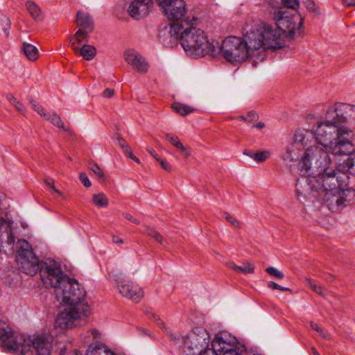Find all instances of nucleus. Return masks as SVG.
Masks as SVG:
<instances>
[{
	"instance_id": "f257e3e1",
	"label": "nucleus",
	"mask_w": 355,
	"mask_h": 355,
	"mask_svg": "<svg viewBox=\"0 0 355 355\" xmlns=\"http://www.w3.org/2000/svg\"><path fill=\"white\" fill-rule=\"evenodd\" d=\"M352 106L336 103L329 107L325 119L315 129H298L288 145L282 159L290 166L297 163L298 170L307 178L318 174L332 164V155H345L353 152L352 131L344 125L345 114Z\"/></svg>"
},
{
	"instance_id": "f03ea898",
	"label": "nucleus",
	"mask_w": 355,
	"mask_h": 355,
	"mask_svg": "<svg viewBox=\"0 0 355 355\" xmlns=\"http://www.w3.org/2000/svg\"><path fill=\"white\" fill-rule=\"evenodd\" d=\"M40 275L46 287L55 289L58 301L68 305L58 315L56 327L61 329L75 327L77 322L91 314L90 306L86 301V291L75 279L64 273L59 263L53 259L46 260L41 266Z\"/></svg>"
},
{
	"instance_id": "7ed1b4c3",
	"label": "nucleus",
	"mask_w": 355,
	"mask_h": 355,
	"mask_svg": "<svg viewBox=\"0 0 355 355\" xmlns=\"http://www.w3.org/2000/svg\"><path fill=\"white\" fill-rule=\"evenodd\" d=\"M343 163L338 164L335 167L333 164L326 166L321 172L309 178L297 180L296 182V196L297 198L307 194L315 196L330 189H336L345 184L348 178L346 173L355 175V151L350 153Z\"/></svg>"
},
{
	"instance_id": "20e7f679",
	"label": "nucleus",
	"mask_w": 355,
	"mask_h": 355,
	"mask_svg": "<svg viewBox=\"0 0 355 355\" xmlns=\"http://www.w3.org/2000/svg\"><path fill=\"white\" fill-rule=\"evenodd\" d=\"M168 35L173 42L180 41L184 52L189 57L198 58L206 55L215 56L218 53V43L209 40L204 31L190 25L188 21L172 24Z\"/></svg>"
},
{
	"instance_id": "39448f33",
	"label": "nucleus",
	"mask_w": 355,
	"mask_h": 355,
	"mask_svg": "<svg viewBox=\"0 0 355 355\" xmlns=\"http://www.w3.org/2000/svg\"><path fill=\"white\" fill-rule=\"evenodd\" d=\"M53 343V337L50 334L25 338L15 334L5 322L0 321V345L8 352H20V355H51Z\"/></svg>"
},
{
	"instance_id": "423d86ee",
	"label": "nucleus",
	"mask_w": 355,
	"mask_h": 355,
	"mask_svg": "<svg viewBox=\"0 0 355 355\" xmlns=\"http://www.w3.org/2000/svg\"><path fill=\"white\" fill-rule=\"evenodd\" d=\"M250 39V44L253 43L259 62L267 56V50H277L285 46V41L277 27L269 24H260L248 31Z\"/></svg>"
},
{
	"instance_id": "0eeeda50",
	"label": "nucleus",
	"mask_w": 355,
	"mask_h": 355,
	"mask_svg": "<svg viewBox=\"0 0 355 355\" xmlns=\"http://www.w3.org/2000/svg\"><path fill=\"white\" fill-rule=\"evenodd\" d=\"M250 39L248 31L243 34L242 37L236 36H230L226 37L218 46L223 57L227 62L234 64H241L248 60L252 62L254 67L259 62L253 43L250 44Z\"/></svg>"
},
{
	"instance_id": "6e6552de",
	"label": "nucleus",
	"mask_w": 355,
	"mask_h": 355,
	"mask_svg": "<svg viewBox=\"0 0 355 355\" xmlns=\"http://www.w3.org/2000/svg\"><path fill=\"white\" fill-rule=\"evenodd\" d=\"M267 5L270 9L269 12L272 15L277 29L282 31L286 37L293 40L295 35L300 33L303 23L302 17L280 7L279 2L276 0H268Z\"/></svg>"
},
{
	"instance_id": "1a4fd4ad",
	"label": "nucleus",
	"mask_w": 355,
	"mask_h": 355,
	"mask_svg": "<svg viewBox=\"0 0 355 355\" xmlns=\"http://www.w3.org/2000/svg\"><path fill=\"white\" fill-rule=\"evenodd\" d=\"M324 206L333 212H338L355 200V191L341 187L318 194Z\"/></svg>"
},
{
	"instance_id": "9d476101",
	"label": "nucleus",
	"mask_w": 355,
	"mask_h": 355,
	"mask_svg": "<svg viewBox=\"0 0 355 355\" xmlns=\"http://www.w3.org/2000/svg\"><path fill=\"white\" fill-rule=\"evenodd\" d=\"M211 346L217 355H242L246 352L245 347L227 331L218 333L212 340Z\"/></svg>"
},
{
	"instance_id": "9b49d317",
	"label": "nucleus",
	"mask_w": 355,
	"mask_h": 355,
	"mask_svg": "<svg viewBox=\"0 0 355 355\" xmlns=\"http://www.w3.org/2000/svg\"><path fill=\"white\" fill-rule=\"evenodd\" d=\"M209 334L205 328L195 329L188 336L183 338V353L184 355H200L208 349Z\"/></svg>"
},
{
	"instance_id": "f8f14e48",
	"label": "nucleus",
	"mask_w": 355,
	"mask_h": 355,
	"mask_svg": "<svg viewBox=\"0 0 355 355\" xmlns=\"http://www.w3.org/2000/svg\"><path fill=\"white\" fill-rule=\"evenodd\" d=\"M17 261L21 270L26 274L34 275L40 269L39 259L33 252L31 245L24 239L17 243Z\"/></svg>"
},
{
	"instance_id": "ddd939ff",
	"label": "nucleus",
	"mask_w": 355,
	"mask_h": 355,
	"mask_svg": "<svg viewBox=\"0 0 355 355\" xmlns=\"http://www.w3.org/2000/svg\"><path fill=\"white\" fill-rule=\"evenodd\" d=\"M76 23L80 29L71 39V45L73 50L78 49L83 39L87 37L94 29V21L92 16L86 11L79 10L76 14Z\"/></svg>"
},
{
	"instance_id": "4468645a",
	"label": "nucleus",
	"mask_w": 355,
	"mask_h": 355,
	"mask_svg": "<svg viewBox=\"0 0 355 355\" xmlns=\"http://www.w3.org/2000/svg\"><path fill=\"white\" fill-rule=\"evenodd\" d=\"M164 15L168 20H182L187 13V5L184 0H159Z\"/></svg>"
},
{
	"instance_id": "2eb2a0df",
	"label": "nucleus",
	"mask_w": 355,
	"mask_h": 355,
	"mask_svg": "<svg viewBox=\"0 0 355 355\" xmlns=\"http://www.w3.org/2000/svg\"><path fill=\"white\" fill-rule=\"evenodd\" d=\"M125 61L139 73H146L148 71L149 64L146 60L138 51L129 49L123 53Z\"/></svg>"
},
{
	"instance_id": "dca6fc26",
	"label": "nucleus",
	"mask_w": 355,
	"mask_h": 355,
	"mask_svg": "<svg viewBox=\"0 0 355 355\" xmlns=\"http://www.w3.org/2000/svg\"><path fill=\"white\" fill-rule=\"evenodd\" d=\"M117 288L119 293L124 297L135 302H138L144 296V292L141 288L134 285L129 281L123 280L118 282Z\"/></svg>"
},
{
	"instance_id": "f3484780",
	"label": "nucleus",
	"mask_w": 355,
	"mask_h": 355,
	"mask_svg": "<svg viewBox=\"0 0 355 355\" xmlns=\"http://www.w3.org/2000/svg\"><path fill=\"white\" fill-rule=\"evenodd\" d=\"M29 103L31 105L33 109L37 112L44 119L50 121L51 124L56 126L58 128L62 129L63 130L70 132L71 130L65 127L64 122L61 119L60 116L55 112L46 113L43 107L37 103L32 98H30Z\"/></svg>"
},
{
	"instance_id": "a211bd4d",
	"label": "nucleus",
	"mask_w": 355,
	"mask_h": 355,
	"mask_svg": "<svg viewBox=\"0 0 355 355\" xmlns=\"http://www.w3.org/2000/svg\"><path fill=\"white\" fill-rule=\"evenodd\" d=\"M152 6V0H134L129 6L128 13L133 19H139L148 15Z\"/></svg>"
},
{
	"instance_id": "6ab92c4d",
	"label": "nucleus",
	"mask_w": 355,
	"mask_h": 355,
	"mask_svg": "<svg viewBox=\"0 0 355 355\" xmlns=\"http://www.w3.org/2000/svg\"><path fill=\"white\" fill-rule=\"evenodd\" d=\"M86 355H115V354L102 343L96 341L89 345Z\"/></svg>"
},
{
	"instance_id": "aec40b11",
	"label": "nucleus",
	"mask_w": 355,
	"mask_h": 355,
	"mask_svg": "<svg viewBox=\"0 0 355 355\" xmlns=\"http://www.w3.org/2000/svg\"><path fill=\"white\" fill-rule=\"evenodd\" d=\"M22 49L24 55L30 61H35L37 59L39 51L34 45L24 42L22 44Z\"/></svg>"
},
{
	"instance_id": "412c9836",
	"label": "nucleus",
	"mask_w": 355,
	"mask_h": 355,
	"mask_svg": "<svg viewBox=\"0 0 355 355\" xmlns=\"http://www.w3.org/2000/svg\"><path fill=\"white\" fill-rule=\"evenodd\" d=\"M79 45L80 44H78V49L74 50L76 53L78 51L80 54L87 60H91L95 57L96 54V50L94 46L85 44L79 49Z\"/></svg>"
},
{
	"instance_id": "4be33fe9",
	"label": "nucleus",
	"mask_w": 355,
	"mask_h": 355,
	"mask_svg": "<svg viewBox=\"0 0 355 355\" xmlns=\"http://www.w3.org/2000/svg\"><path fill=\"white\" fill-rule=\"evenodd\" d=\"M172 108L175 112L182 116L189 114L195 110L193 107L179 102L173 103Z\"/></svg>"
},
{
	"instance_id": "5701e85b",
	"label": "nucleus",
	"mask_w": 355,
	"mask_h": 355,
	"mask_svg": "<svg viewBox=\"0 0 355 355\" xmlns=\"http://www.w3.org/2000/svg\"><path fill=\"white\" fill-rule=\"evenodd\" d=\"M101 334L96 329H92L83 334L80 336L81 340L84 344H87L90 342H93L100 338Z\"/></svg>"
},
{
	"instance_id": "b1692460",
	"label": "nucleus",
	"mask_w": 355,
	"mask_h": 355,
	"mask_svg": "<svg viewBox=\"0 0 355 355\" xmlns=\"http://www.w3.org/2000/svg\"><path fill=\"white\" fill-rule=\"evenodd\" d=\"M27 10L31 17L35 20H41L42 19V12L40 7L33 1H28L26 3Z\"/></svg>"
},
{
	"instance_id": "393cba45",
	"label": "nucleus",
	"mask_w": 355,
	"mask_h": 355,
	"mask_svg": "<svg viewBox=\"0 0 355 355\" xmlns=\"http://www.w3.org/2000/svg\"><path fill=\"white\" fill-rule=\"evenodd\" d=\"M6 97L10 104L15 107L18 112H19L22 114H26V109L24 105L16 97H15L13 94H7Z\"/></svg>"
},
{
	"instance_id": "a878e982",
	"label": "nucleus",
	"mask_w": 355,
	"mask_h": 355,
	"mask_svg": "<svg viewBox=\"0 0 355 355\" xmlns=\"http://www.w3.org/2000/svg\"><path fill=\"white\" fill-rule=\"evenodd\" d=\"M92 202L95 205L99 207H106L109 203L108 198L103 193L93 195Z\"/></svg>"
},
{
	"instance_id": "bb28decb",
	"label": "nucleus",
	"mask_w": 355,
	"mask_h": 355,
	"mask_svg": "<svg viewBox=\"0 0 355 355\" xmlns=\"http://www.w3.org/2000/svg\"><path fill=\"white\" fill-rule=\"evenodd\" d=\"M306 286H309L313 291L322 297H325V292L321 286L317 285L311 279H307L306 280Z\"/></svg>"
},
{
	"instance_id": "cd10ccee",
	"label": "nucleus",
	"mask_w": 355,
	"mask_h": 355,
	"mask_svg": "<svg viewBox=\"0 0 355 355\" xmlns=\"http://www.w3.org/2000/svg\"><path fill=\"white\" fill-rule=\"evenodd\" d=\"M306 286H309L313 291L322 297H325V292L321 286L317 285L311 279H307L306 280Z\"/></svg>"
},
{
	"instance_id": "c85d7f7f",
	"label": "nucleus",
	"mask_w": 355,
	"mask_h": 355,
	"mask_svg": "<svg viewBox=\"0 0 355 355\" xmlns=\"http://www.w3.org/2000/svg\"><path fill=\"white\" fill-rule=\"evenodd\" d=\"M270 155V153L268 150L259 151L254 154L253 159L257 162H263Z\"/></svg>"
},
{
	"instance_id": "c756f323",
	"label": "nucleus",
	"mask_w": 355,
	"mask_h": 355,
	"mask_svg": "<svg viewBox=\"0 0 355 355\" xmlns=\"http://www.w3.org/2000/svg\"><path fill=\"white\" fill-rule=\"evenodd\" d=\"M254 272V265L251 263H245L243 266H239L238 273L252 274Z\"/></svg>"
},
{
	"instance_id": "7c9ffc66",
	"label": "nucleus",
	"mask_w": 355,
	"mask_h": 355,
	"mask_svg": "<svg viewBox=\"0 0 355 355\" xmlns=\"http://www.w3.org/2000/svg\"><path fill=\"white\" fill-rule=\"evenodd\" d=\"M148 234L154 238L158 243L162 244L164 243L163 236L154 228L148 227L146 228Z\"/></svg>"
},
{
	"instance_id": "2f4dec72",
	"label": "nucleus",
	"mask_w": 355,
	"mask_h": 355,
	"mask_svg": "<svg viewBox=\"0 0 355 355\" xmlns=\"http://www.w3.org/2000/svg\"><path fill=\"white\" fill-rule=\"evenodd\" d=\"M223 218L228 221L233 227L239 229L241 227L240 222L233 216L230 215L227 212L223 213Z\"/></svg>"
},
{
	"instance_id": "473e14b6",
	"label": "nucleus",
	"mask_w": 355,
	"mask_h": 355,
	"mask_svg": "<svg viewBox=\"0 0 355 355\" xmlns=\"http://www.w3.org/2000/svg\"><path fill=\"white\" fill-rule=\"evenodd\" d=\"M266 271L268 275H270V276H272L276 279H282L284 278L283 273L275 267H272V266L268 267L266 269Z\"/></svg>"
},
{
	"instance_id": "72a5a7b5",
	"label": "nucleus",
	"mask_w": 355,
	"mask_h": 355,
	"mask_svg": "<svg viewBox=\"0 0 355 355\" xmlns=\"http://www.w3.org/2000/svg\"><path fill=\"white\" fill-rule=\"evenodd\" d=\"M1 26H3V31L5 33V35L6 37H8L9 35V30L10 28V26H11V21H10V19L7 17H3L1 19Z\"/></svg>"
},
{
	"instance_id": "f704fd0d",
	"label": "nucleus",
	"mask_w": 355,
	"mask_h": 355,
	"mask_svg": "<svg viewBox=\"0 0 355 355\" xmlns=\"http://www.w3.org/2000/svg\"><path fill=\"white\" fill-rule=\"evenodd\" d=\"M284 6L288 8L297 10L300 7V0H282Z\"/></svg>"
},
{
	"instance_id": "c9c22d12",
	"label": "nucleus",
	"mask_w": 355,
	"mask_h": 355,
	"mask_svg": "<svg viewBox=\"0 0 355 355\" xmlns=\"http://www.w3.org/2000/svg\"><path fill=\"white\" fill-rule=\"evenodd\" d=\"M91 171L94 172L100 179L104 180L105 179V174L103 170L96 164H92L89 166Z\"/></svg>"
},
{
	"instance_id": "e433bc0d",
	"label": "nucleus",
	"mask_w": 355,
	"mask_h": 355,
	"mask_svg": "<svg viewBox=\"0 0 355 355\" xmlns=\"http://www.w3.org/2000/svg\"><path fill=\"white\" fill-rule=\"evenodd\" d=\"M257 115L255 112H250L248 113L247 116L241 115L238 116V119L240 121H245L250 123L257 119Z\"/></svg>"
},
{
	"instance_id": "4c0bfd02",
	"label": "nucleus",
	"mask_w": 355,
	"mask_h": 355,
	"mask_svg": "<svg viewBox=\"0 0 355 355\" xmlns=\"http://www.w3.org/2000/svg\"><path fill=\"white\" fill-rule=\"evenodd\" d=\"M45 184L50 189H52L56 193H58L62 198H64L63 193L54 187V181L52 179H46L44 181Z\"/></svg>"
},
{
	"instance_id": "58836bf2",
	"label": "nucleus",
	"mask_w": 355,
	"mask_h": 355,
	"mask_svg": "<svg viewBox=\"0 0 355 355\" xmlns=\"http://www.w3.org/2000/svg\"><path fill=\"white\" fill-rule=\"evenodd\" d=\"M304 3L305 4L306 8L313 12L318 13L316 5L313 0H304Z\"/></svg>"
},
{
	"instance_id": "ea45409f",
	"label": "nucleus",
	"mask_w": 355,
	"mask_h": 355,
	"mask_svg": "<svg viewBox=\"0 0 355 355\" xmlns=\"http://www.w3.org/2000/svg\"><path fill=\"white\" fill-rule=\"evenodd\" d=\"M79 180L85 185V187H86L87 188L91 187V185H92L91 182L89 181L86 173H80L79 175Z\"/></svg>"
},
{
	"instance_id": "a19ab883",
	"label": "nucleus",
	"mask_w": 355,
	"mask_h": 355,
	"mask_svg": "<svg viewBox=\"0 0 355 355\" xmlns=\"http://www.w3.org/2000/svg\"><path fill=\"white\" fill-rule=\"evenodd\" d=\"M311 327L313 330L316 331L321 337L323 338H327V335L324 333L322 329L318 324L311 322Z\"/></svg>"
},
{
	"instance_id": "79ce46f5",
	"label": "nucleus",
	"mask_w": 355,
	"mask_h": 355,
	"mask_svg": "<svg viewBox=\"0 0 355 355\" xmlns=\"http://www.w3.org/2000/svg\"><path fill=\"white\" fill-rule=\"evenodd\" d=\"M268 286L272 289H278L282 291H290L291 290L288 288L283 287L279 286V284H276L273 282H270L268 284Z\"/></svg>"
},
{
	"instance_id": "37998d69",
	"label": "nucleus",
	"mask_w": 355,
	"mask_h": 355,
	"mask_svg": "<svg viewBox=\"0 0 355 355\" xmlns=\"http://www.w3.org/2000/svg\"><path fill=\"white\" fill-rule=\"evenodd\" d=\"M166 139L171 142L175 147L178 145V143L180 141L179 138L176 136H173L167 134L166 135Z\"/></svg>"
},
{
	"instance_id": "c03bdc74",
	"label": "nucleus",
	"mask_w": 355,
	"mask_h": 355,
	"mask_svg": "<svg viewBox=\"0 0 355 355\" xmlns=\"http://www.w3.org/2000/svg\"><path fill=\"white\" fill-rule=\"evenodd\" d=\"M178 150L182 151L184 153V157L187 158L188 157L190 156V151H189L181 143V141H180L179 143H178V145L175 146Z\"/></svg>"
},
{
	"instance_id": "a18cd8bd",
	"label": "nucleus",
	"mask_w": 355,
	"mask_h": 355,
	"mask_svg": "<svg viewBox=\"0 0 355 355\" xmlns=\"http://www.w3.org/2000/svg\"><path fill=\"white\" fill-rule=\"evenodd\" d=\"M114 94L113 89L107 88L103 91V96L105 98H111Z\"/></svg>"
},
{
	"instance_id": "49530a36",
	"label": "nucleus",
	"mask_w": 355,
	"mask_h": 355,
	"mask_svg": "<svg viewBox=\"0 0 355 355\" xmlns=\"http://www.w3.org/2000/svg\"><path fill=\"white\" fill-rule=\"evenodd\" d=\"M161 166L166 171H170L171 170V168L170 165L168 164V162L165 160L161 159L159 158V161H157Z\"/></svg>"
},
{
	"instance_id": "de8ad7c7",
	"label": "nucleus",
	"mask_w": 355,
	"mask_h": 355,
	"mask_svg": "<svg viewBox=\"0 0 355 355\" xmlns=\"http://www.w3.org/2000/svg\"><path fill=\"white\" fill-rule=\"evenodd\" d=\"M118 143L120 147L123 149V150L129 147L127 142L122 138L118 139Z\"/></svg>"
},
{
	"instance_id": "09e8293b",
	"label": "nucleus",
	"mask_w": 355,
	"mask_h": 355,
	"mask_svg": "<svg viewBox=\"0 0 355 355\" xmlns=\"http://www.w3.org/2000/svg\"><path fill=\"white\" fill-rule=\"evenodd\" d=\"M146 150L150 154V155L153 157L157 161H159V157L153 148L147 147Z\"/></svg>"
},
{
	"instance_id": "8fccbe9b",
	"label": "nucleus",
	"mask_w": 355,
	"mask_h": 355,
	"mask_svg": "<svg viewBox=\"0 0 355 355\" xmlns=\"http://www.w3.org/2000/svg\"><path fill=\"white\" fill-rule=\"evenodd\" d=\"M200 355H217L211 348L205 349Z\"/></svg>"
},
{
	"instance_id": "3c124183",
	"label": "nucleus",
	"mask_w": 355,
	"mask_h": 355,
	"mask_svg": "<svg viewBox=\"0 0 355 355\" xmlns=\"http://www.w3.org/2000/svg\"><path fill=\"white\" fill-rule=\"evenodd\" d=\"M228 267L232 269V270L238 272L239 266L236 265L234 263L230 262L227 264Z\"/></svg>"
},
{
	"instance_id": "603ef678",
	"label": "nucleus",
	"mask_w": 355,
	"mask_h": 355,
	"mask_svg": "<svg viewBox=\"0 0 355 355\" xmlns=\"http://www.w3.org/2000/svg\"><path fill=\"white\" fill-rule=\"evenodd\" d=\"M123 216H124L125 218L132 221V223H138L137 220L135 218H134L132 216H131L130 214H123Z\"/></svg>"
},
{
	"instance_id": "864d4df0",
	"label": "nucleus",
	"mask_w": 355,
	"mask_h": 355,
	"mask_svg": "<svg viewBox=\"0 0 355 355\" xmlns=\"http://www.w3.org/2000/svg\"><path fill=\"white\" fill-rule=\"evenodd\" d=\"M124 153L129 157L131 159L132 157L134 156V155L132 154L130 147L127 148L126 149H125L123 150Z\"/></svg>"
},
{
	"instance_id": "5fc2aeb1",
	"label": "nucleus",
	"mask_w": 355,
	"mask_h": 355,
	"mask_svg": "<svg viewBox=\"0 0 355 355\" xmlns=\"http://www.w3.org/2000/svg\"><path fill=\"white\" fill-rule=\"evenodd\" d=\"M112 241H113V243H116V244L123 243V240L117 236H114L112 237Z\"/></svg>"
},
{
	"instance_id": "6e6d98bb",
	"label": "nucleus",
	"mask_w": 355,
	"mask_h": 355,
	"mask_svg": "<svg viewBox=\"0 0 355 355\" xmlns=\"http://www.w3.org/2000/svg\"><path fill=\"white\" fill-rule=\"evenodd\" d=\"M344 3L348 6H355V0H343Z\"/></svg>"
},
{
	"instance_id": "4d7b16f0",
	"label": "nucleus",
	"mask_w": 355,
	"mask_h": 355,
	"mask_svg": "<svg viewBox=\"0 0 355 355\" xmlns=\"http://www.w3.org/2000/svg\"><path fill=\"white\" fill-rule=\"evenodd\" d=\"M252 127L261 130L265 127V123L263 122L260 121L257 123L256 125H253Z\"/></svg>"
},
{
	"instance_id": "13d9d810",
	"label": "nucleus",
	"mask_w": 355,
	"mask_h": 355,
	"mask_svg": "<svg viewBox=\"0 0 355 355\" xmlns=\"http://www.w3.org/2000/svg\"><path fill=\"white\" fill-rule=\"evenodd\" d=\"M254 153H253L252 151L250 150H245L244 152V155H247V156H249L250 157L252 158L253 159V155H254Z\"/></svg>"
},
{
	"instance_id": "bf43d9fd",
	"label": "nucleus",
	"mask_w": 355,
	"mask_h": 355,
	"mask_svg": "<svg viewBox=\"0 0 355 355\" xmlns=\"http://www.w3.org/2000/svg\"><path fill=\"white\" fill-rule=\"evenodd\" d=\"M131 159L132 160H134L135 162H136L137 163H140L139 159L137 157H136L135 155L133 157H132Z\"/></svg>"
},
{
	"instance_id": "052dcab7",
	"label": "nucleus",
	"mask_w": 355,
	"mask_h": 355,
	"mask_svg": "<svg viewBox=\"0 0 355 355\" xmlns=\"http://www.w3.org/2000/svg\"><path fill=\"white\" fill-rule=\"evenodd\" d=\"M71 355H82V354L79 351L75 350Z\"/></svg>"
},
{
	"instance_id": "680f3d73",
	"label": "nucleus",
	"mask_w": 355,
	"mask_h": 355,
	"mask_svg": "<svg viewBox=\"0 0 355 355\" xmlns=\"http://www.w3.org/2000/svg\"><path fill=\"white\" fill-rule=\"evenodd\" d=\"M312 352L313 355H320L319 353L314 348L312 349Z\"/></svg>"
},
{
	"instance_id": "e2e57ef3",
	"label": "nucleus",
	"mask_w": 355,
	"mask_h": 355,
	"mask_svg": "<svg viewBox=\"0 0 355 355\" xmlns=\"http://www.w3.org/2000/svg\"><path fill=\"white\" fill-rule=\"evenodd\" d=\"M242 355H245V354H242Z\"/></svg>"
}]
</instances>
